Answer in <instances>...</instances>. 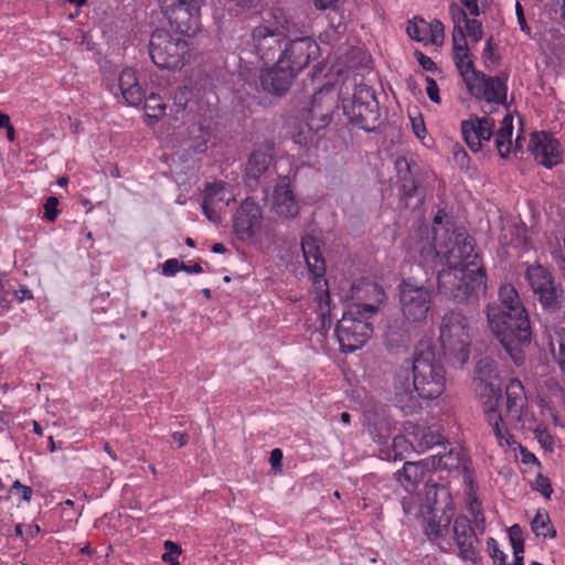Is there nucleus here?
Masks as SVG:
<instances>
[{
    "label": "nucleus",
    "instance_id": "nucleus-1",
    "mask_svg": "<svg viewBox=\"0 0 565 565\" xmlns=\"http://www.w3.org/2000/svg\"><path fill=\"white\" fill-rule=\"evenodd\" d=\"M446 213L438 210L434 216L433 238L428 228L418 230L419 239L414 249L419 254V264L437 273L438 292L456 302L478 297L484 291L487 275L479 254L475 250V239L465 230L450 231L444 225Z\"/></svg>",
    "mask_w": 565,
    "mask_h": 565
},
{
    "label": "nucleus",
    "instance_id": "nucleus-2",
    "mask_svg": "<svg viewBox=\"0 0 565 565\" xmlns=\"http://www.w3.org/2000/svg\"><path fill=\"white\" fill-rule=\"evenodd\" d=\"M352 299L335 328V335L342 352L350 353L362 348L373 333L371 318L385 301L384 289L376 282L362 281L353 285Z\"/></svg>",
    "mask_w": 565,
    "mask_h": 565
},
{
    "label": "nucleus",
    "instance_id": "nucleus-3",
    "mask_svg": "<svg viewBox=\"0 0 565 565\" xmlns=\"http://www.w3.org/2000/svg\"><path fill=\"white\" fill-rule=\"evenodd\" d=\"M404 364L411 366L413 386L420 398L435 399L445 392L446 371L433 345L422 342L412 362Z\"/></svg>",
    "mask_w": 565,
    "mask_h": 565
},
{
    "label": "nucleus",
    "instance_id": "nucleus-4",
    "mask_svg": "<svg viewBox=\"0 0 565 565\" xmlns=\"http://www.w3.org/2000/svg\"><path fill=\"white\" fill-rule=\"evenodd\" d=\"M243 79V89L250 99V103L262 107H269L271 100L267 95L281 97L290 88L294 78L297 76L289 67L282 63H277L270 67L262 70L258 74L241 73Z\"/></svg>",
    "mask_w": 565,
    "mask_h": 565
},
{
    "label": "nucleus",
    "instance_id": "nucleus-5",
    "mask_svg": "<svg viewBox=\"0 0 565 565\" xmlns=\"http://www.w3.org/2000/svg\"><path fill=\"white\" fill-rule=\"evenodd\" d=\"M439 339L445 354L452 356L460 365L467 363L472 327L466 316L457 311L446 313L441 320Z\"/></svg>",
    "mask_w": 565,
    "mask_h": 565
},
{
    "label": "nucleus",
    "instance_id": "nucleus-6",
    "mask_svg": "<svg viewBox=\"0 0 565 565\" xmlns=\"http://www.w3.org/2000/svg\"><path fill=\"white\" fill-rule=\"evenodd\" d=\"M189 44L163 29L156 30L150 38L149 53L152 62L162 70H180L189 57Z\"/></svg>",
    "mask_w": 565,
    "mask_h": 565
},
{
    "label": "nucleus",
    "instance_id": "nucleus-7",
    "mask_svg": "<svg viewBox=\"0 0 565 565\" xmlns=\"http://www.w3.org/2000/svg\"><path fill=\"white\" fill-rule=\"evenodd\" d=\"M487 318L489 327L495 338L501 342L504 349L512 354L520 347L529 344L532 339V328L530 317L527 316V327H524L525 337H519V321L514 311H501L497 303H490L487 308Z\"/></svg>",
    "mask_w": 565,
    "mask_h": 565
},
{
    "label": "nucleus",
    "instance_id": "nucleus-8",
    "mask_svg": "<svg viewBox=\"0 0 565 565\" xmlns=\"http://www.w3.org/2000/svg\"><path fill=\"white\" fill-rule=\"evenodd\" d=\"M341 103L343 114L354 128L364 131H373L376 128L380 117L379 103L370 87H356L352 98H343Z\"/></svg>",
    "mask_w": 565,
    "mask_h": 565
},
{
    "label": "nucleus",
    "instance_id": "nucleus-9",
    "mask_svg": "<svg viewBox=\"0 0 565 565\" xmlns=\"http://www.w3.org/2000/svg\"><path fill=\"white\" fill-rule=\"evenodd\" d=\"M163 15L183 35H194L201 28L199 0H159Z\"/></svg>",
    "mask_w": 565,
    "mask_h": 565
},
{
    "label": "nucleus",
    "instance_id": "nucleus-10",
    "mask_svg": "<svg viewBox=\"0 0 565 565\" xmlns=\"http://www.w3.org/2000/svg\"><path fill=\"white\" fill-rule=\"evenodd\" d=\"M301 249L308 269L312 276V284L316 291L315 299L322 310L324 305L329 306L330 294L328 282L324 279L326 262L320 250L319 241L311 234H307L301 238Z\"/></svg>",
    "mask_w": 565,
    "mask_h": 565
},
{
    "label": "nucleus",
    "instance_id": "nucleus-11",
    "mask_svg": "<svg viewBox=\"0 0 565 565\" xmlns=\"http://www.w3.org/2000/svg\"><path fill=\"white\" fill-rule=\"evenodd\" d=\"M292 33L288 19H285L280 28L262 24L252 31V45L260 60L271 62L280 54L281 43Z\"/></svg>",
    "mask_w": 565,
    "mask_h": 565
},
{
    "label": "nucleus",
    "instance_id": "nucleus-12",
    "mask_svg": "<svg viewBox=\"0 0 565 565\" xmlns=\"http://www.w3.org/2000/svg\"><path fill=\"white\" fill-rule=\"evenodd\" d=\"M399 303L407 322L420 323L426 320L431 307V291L409 280L399 285Z\"/></svg>",
    "mask_w": 565,
    "mask_h": 565
},
{
    "label": "nucleus",
    "instance_id": "nucleus-13",
    "mask_svg": "<svg viewBox=\"0 0 565 565\" xmlns=\"http://www.w3.org/2000/svg\"><path fill=\"white\" fill-rule=\"evenodd\" d=\"M526 280L537 297L541 306L546 310H555L559 307L562 289L554 281L548 269L542 265L529 266L525 274Z\"/></svg>",
    "mask_w": 565,
    "mask_h": 565
},
{
    "label": "nucleus",
    "instance_id": "nucleus-14",
    "mask_svg": "<svg viewBox=\"0 0 565 565\" xmlns=\"http://www.w3.org/2000/svg\"><path fill=\"white\" fill-rule=\"evenodd\" d=\"M319 54V44L312 38L300 36L286 43L285 49L278 55V62L297 75Z\"/></svg>",
    "mask_w": 565,
    "mask_h": 565
},
{
    "label": "nucleus",
    "instance_id": "nucleus-15",
    "mask_svg": "<svg viewBox=\"0 0 565 565\" xmlns=\"http://www.w3.org/2000/svg\"><path fill=\"white\" fill-rule=\"evenodd\" d=\"M415 392L411 381V366L402 364L394 374L391 401L405 416L414 415L422 409L419 396H416Z\"/></svg>",
    "mask_w": 565,
    "mask_h": 565
},
{
    "label": "nucleus",
    "instance_id": "nucleus-16",
    "mask_svg": "<svg viewBox=\"0 0 565 565\" xmlns=\"http://www.w3.org/2000/svg\"><path fill=\"white\" fill-rule=\"evenodd\" d=\"M503 403L507 422L516 429L525 428L529 419L527 397L520 380L512 379L507 384L505 395L499 399V406Z\"/></svg>",
    "mask_w": 565,
    "mask_h": 565
},
{
    "label": "nucleus",
    "instance_id": "nucleus-17",
    "mask_svg": "<svg viewBox=\"0 0 565 565\" xmlns=\"http://www.w3.org/2000/svg\"><path fill=\"white\" fill-rule=\"evenodd\" d=\"M451 521L450 509L430 507L424 522L425 535L444 553H450L454 550V544L448 539Z\"/></svg>",
    "mask_w": 565,
    "mask_h": 565
},
{
    "label": "nucleus",
    "instance_id": "nucleus-18",
    "mask_svg": "<svg viewBox=\"0 0 565 565\" xmlns=\"http://www.w3.org/2000/svg\"><path fill=\"white\" fill-rule=\"evenodd\" d=\"M452 544L458 557L463 562L477 564L480 561L479 539L476 529L466 515H458L452 523Z\"/></svg>",
    "mask_w": 565,
    "mask_h": 565
},
{
    "label": "nucleus",
    "instance_id": "nucleus-19",
    "mask_svg": "<svg viewBox=\"0 0 565 565\" xmlns=\"http://www.w3.org/2000/svg\"><path fill=\"white\" fill-rule=\"evenodd\" d=\"M468 92L480 100L489 104L502 105L507 102V78L488 76L478 72L477 76L466 83Z\"/></svg>",
    "mask_w": 565,
    "mask_h": 565
},
{
    "label": "nucleus",
    "instance_id": "nucleus-20",
    "mask_svg": "<svg viewBox=\"0 0 565 565\" xmlns=\"http://www.w3.org/2000/svg\"><path fill=\"white\" fill-rule=\"evenodd\" d=\"M430 458L427 457L420 461H406L402 468L396 472L397 480L402 487L409 493L416 491L420 483H425L427 495L431 490H437V484H430V473L434 468L430 467Z\"/></svg>",
    "mask_w": 565,
    "mask_h": 565
},
{
    "label": "nucleus",
    "instance_id": "nucleus-21",
    "mask_svg": "<svg viewBox=\"0 0 565 565\" xmlns=\"http://www.w3.org/2000/svg\"><path fill=\"white\" fill-rule=\"evenodd\" d=\"M337 99L331 89L317 92L311 98V107L307 118L308 128L316 132L326 128L332 119Z\"/></svg>",
    "mask_w": 565,
    "mask_h": 565
},
{
    "label": "nucleus",
    "instance_id": "nucleus-22",
    "mask_svg": "<svg viewBox=\"0 0 565 565\" xmlns=\"http://www.w3.org/2000/svg\"><path fill=\"white\" fill-rule=\"evenodd\" d=\"M262 210L250 199L242 202L233 218V228L239 239H249L260 228Z\"/></svg>",
    "mask_w": 565,
    "mask_h": 565
},
{
    "label": "nucleus",
    "instance_id": "nucleus-23",
    "mask_svg": "<svg viewBox=\"0 0 565 565\" xmlns=\"http://www.w3.org/2000/svg\"><path fill=\"white\" fill-rule=\"evenodd\" d=\"M234 200L235 195L226 188L224 182L207 183L202 200L203 214L210 221L218 222L222 210Z\"/></svg>",
    "mask_w": 565,
    "mask_h": 565
},
{
    "label": "nucleus",
    "instance_id": "nucleus-24",
    "mask_svg": "<svg viewBox=\"0 0 565 565\" xmlns=\"http://www.w3.org/2000/svg\"><path fill=\"white\" fill-rule=\"evenodd\" d=\"M452 60L465 84L477 76V71L470 54L466 33L461 25L452 29Z\"/></svg>",
    "mask_w": 565,
    "mask_h": 565
},
{
    "label": "nucleus",
    "instance_id": "nucleus-25",
    "mask_svg": "<svg viewBox=\"0 0 565 565\" xmlns=\"http://www.w3.org/2000/svg\"><path fill=\"white\" fill-rule=\"evenodd\" d=\"M110 92L128 106H138L145 98V89L139 84L136 72L126 67L118 76V83L110 86Z\"/></svg>",
    "mask_w": 565,
    "mask_h": 565
},
{
    "label": "nucleus",
    "instance_id": "nucleus-26",
    "mask_svg": "<svg viewBox=\"0 0 565 565\" xmlns=\"http://www.w3.org/2000/svg\"><path fill=\"white\" fill-rule=\"evenodd\" d=\"M475 380L479 381L482 395H488L487 399L497 401L498 397L502 398L501 382L495 363L489 358L480 359L476 365Z\"/></svg>",
    "mask_w": 565,
    "mask_h": 565
},
{
    "label": "nucleus",
    "instance_id": "nucleus-27",
    "mask_svg": "<svg viewBox=\"0 0 565 565\" xmlns=\"http://www.w3.org/2000/svg\"><path fill=\"white\" fill-rule=\"evenodd\" d=\"M396 183L401 193V200L406 207L409 206V200L417 196V204H422L424 195L418 194V186L414 179L413 168L411 161L405 157H398L395 162Z\"/></svg>",
    "mask_w": 565,
    "mask_h": 565
},
{
    "label": "nucleus",
    "instance_id": "nucleus-28",
    "mask_svg": "<svg viewBox=\"0 0 565 565\" xmlns=\"http://www.w3.org/2000/svg\"><path fill=\"white\" fill-rule=\"evenodd\" d=\"M273 211L282 218H294L299 214V204L290 188L288 178H281L273 193Z\"/></svg>",
    "mask_w": 565,
    "mask_h": 565
},
{
    "label": "nucleus",
    "instance_id": "nucleus-29",
    "mask_svg": "<svg viewBox=\"0 0 565 565\" xmlns=\"http://www.w3.org/2000/svg\"><path fill=\"white\" fill-rule=\"evenodd\" d=\"M499 301L500 305L497 306L500 307L501 311H514V316L516 315V320L519 321L518 335L525 337L527 333L523 326L527 327V311L513 285L505 284L500 287Z\"/></svg>",
    "mask_w": 565,
    "mask_h": 565
},
{
    "label": "nucleus",
    "instance_id": "nucleus-30",
    "mask_svg": "<svg viewBox=\"0 0 565 565\" xmlns=\"http://www.w3.org/2000/svg\"><path fill=\"white\" fill-rule=\"evenodd\" d=\"M499 399L491 401L486 399L484 405V415L488 425L491 427L492 433L497 439V443L500 447H511L515 444L513 435L509 431L503 422V414L499 411Z\"/></svg>",
    "mask_w": 565,
    "mask_h": 565
},
{
    "label": "nucleus",
    "instance_id": "nucleus-31",
    "mask_svg": "<svg viewBox=\"0 0 565 565\" xmlns=\"http://www.w3.org/2000/svg\"><path fill=\"white\" fill-rule=\"evenodd\" d=\"M494 129V120L490 117L470 115L461 121V135L463 141H490Z\"/></svg>",
    "mask_w": 565,
    "mask_h": 565
},
{
    "label": "nucleus",
    "instance_id": "nucleus-32",
    "mask_svg": "<svg viewBox=\"0 0 565 565\" xmlns=\"http://www.w3.org/2000/svg\"><path fill=\"white\" fill-rule=\"evenodd\" d=\"M409 322L394 320L387 326L384 343L387 351L397 354L408 349L411 342Z\"/></svg>",
    "mask_w": 565,
    "mask_h": 565
},
{
    "label": "nucleus",
    "instance_id": "nucleus-33",
    "mask_svg": "<svg viewBox=\"0 0 565 565\" xmlns=\"http://www.w3.org/2000/svg\"><path fill=\"white\" fill-rule=\"evenodd\" d=\"M529 151L535 161L545 168H553L563 159L561 143H529Z\"/></svg>",
    "mask_w": 565,
    "mask_h": 565
},
{
    "label": "nucleus",
    "instance_id": "nucleus-34",
    "mask_svg": "<svg viewBox=\"0 0 565 565\" xmlns=\"http://www.w3.org/2000/svg\"><path fill=\"white\" fill-rule=\"evenodd\" d=\"M273 161V147L270 143H266L264 149H258L248 158L246 164V178L257 181L259 177L267 171Z\"/></svg>",
    "mask_w": 565,
    "mask_h": 565
},
{
    "label": "nucleus",
    "instance_id": "nucleus-35",
    "mask_svg": "<svg viewBox=\"0 0 565 565\" xmlns=\"http://www.w3.org/2000/svg\"><path fill=\"white\" fill-rule=\"evenodd\" d=\"M466 507L472 515L476 529L482 533L484 531L486 519L482 502L478 497V486L471 478H468L466 481Z\"/></svg>",
    "mask_w": 565,
    "mask_h": 565
},
{
    "label": "nucleus",
    "instance_id": "nucleus-36",
    "mask_svg": "<svg viewBox=\"0 0 565 565\" xmlns=\"http://www.w3.org/2000/svg\"><path fill=\"white\" fill-rule=\"evenodd\" d=\"M500 241L504 245L527 250L530 245L527 227L522 222L508 224L502 227Z\"/></svg>",
    "mask_w": 565,
    "mask_h": 565
},
{
    "label": "nucleus",
    "instance_id": "nucleus-37",
    "mask_svg": "<svg viewBox=\"0 0 565 565\" xmlns=\"http://www.w3.org/2000/svg\"><path fill=\"white\" fill-rule=\"evenodd\" d=\"M452 21L454 25H461V22L465 23L466 36H470L471 40L477 43L483 38V28L482 23L477 19H469L466 11L457 8L456 11H452Z\"/></svg>",
    "mask_w": 565,
    "mask_h": 565
},
{
    "label": "nucleus",
    "instance_id": "nucleus-38",
    "mask_svg": "<svg viewBox=\"0 0 565 565\" xmlns=\"http://www.w3.org/2000/svg\"><path fill=\"white\" fill-rule=\"evenodd\" d=\"M429 458L431 461L430 467H433L434 470H452L458 469L460 467L462 461V452L461 450L450 449L449 451L445 452L439 451L436 455L430 456Z\"/></svg>",
    "mask_w": 565,
    "mask_h": 565
},
{
    "label": "nucleus",
    "instance_id": "nucleus-39",
    "mask_svg": "<svg viewBox=\"0 0 565 565\" xmlns=\"http://www.w3.org/2000/svg\"><path fill=\"white\" fill-rule=\"evenodd\" d=\"M145 117L148 125H153L163 118L166 115L167 105L163 103L161 96L150 94L143 98Z\"/></svg>",
    "mask_w": 565,
    "mask_h": 565
},
{
    "label": "nucleus",
    "instance_id": "nucleus-40",
    "mask_svg": "<svg viewBox=\"0 0 565 565\" xmlns=\"http://www.w3.org/2000/svg\"><path fill=\"white\" fill-rule=\"evenodd\" d=\"M441 443V436L431 430L430 428L423 427L418 428L414 434V441H412V446L417 452H425L426 450L433 448L436 445Z\"/></svg>",
    "mask_w": 565,
    "mask_h": 565
},
{
    "label": "nucleus",
    "instance_id": "nucleus-41",
    "mask_svg": "<svg viewBox=\"0 0 565 565\" xmlns=\"http://www.w3.org/2000/svg\"><path fill=\"white\" fill-rule=\"evenodd\" d=\"M532 531L536 536H543L544 539H553L556 536V531L551 524L548 513L544 510H539L531 522Z\"/></svg>",
    "mask_w": 565,
    "mask_h": 565
},
{
    "label": "nucleus",
    "instance_id": "nucleus-42",
    "mask_svg": "<svg viewBox=\"0 0 565 565\" xmlns=\"http://www.w3.org/2000/svg\"><path fill=\"white\" fill-rule=\"evenodd\" d=\"M428 24L429 22L420 17H415L408 21L406 32L411 39L428 45Z\"/></svg>",
    "mask_w": 565,
    "mask_h": 565
},
{
    "label": "nucleus",
    "instance_id": "nucleus-43",
    "mask_svg": "<svg viewBox=\"0 0 565 565\" xmlns=\"http://www.w3.org/2000/svg\"><path fill=\"white\" fill-rule=\"evenodd\" d=\"M550 348L554 360L565 372V333L556 332L550 340Z\"/></svg>",
    "mask_w": 565,
    "mask_h": 565
},
{
    "label": "nucleus",
    "instance_id": "nucleus-44",
    "mask_svg": "<svg viewBox=\"0 0 565 565\" xmlns=\"http://www.w3.org/2000/svg\"><path fill=\"white\" fill-rule=\"evenodd\" d=\"M445 40V25L438 19H433L428 24V44L443 45Z\"/></svg>",
    "mask_w": 565,
    "mask_h": 565
},
{
    "label": "nucleus",
    "instance_id": "nucleus-45",
    "mask_svg": "<svg viewBox=\"0 0 565 565\" xmlns=\"http://www.w3.org/2000/svg\"><path fill=\"white\" fill-rule=\"evenodd\" d=\"M164 553L161 558L169 565H180L179 557L182 553V548L179 544L168 540L163 544Z\"/></svg>",
    "mask_w": 565,
    "mask_h": 565
},
{
    "label": "nucleus",
    "instance_id": "nucleus-46",
    "mask_svg": "<svg viewBox=\"0 0 565 565\" xmlns=\"http://www.w3.org/2000/svg\"><path fill=\"white\" fill-rule=\"evenodd\" d=\"M487 547L489 556L492 558L495 565H509L507 564V554L500 550L499 544L494 537L487 539Z\"/></svg>",
    "mask_w": 565,
    "mask_h": 565
},
{
    "label": "nucleus",
    "instance_id": "nucleus-47",
    "mask_svg": "<svg viewBox=\"0 0 565 565\" xmlns=\"http://www.w3.org/2000/svg\"><path fill=\"white\" fill-rule=\"evenodd\" d=\"M532 489L540 492L546 499H550L553 493L550 478L541 472L536 475L534 481L532 482Z\"/></svg>",
    "mask_w": 565,
    "mask_h": 565
},
{
    "label": "nucleus",
    "instance_id": "nucleus-48",
    "mask_svg": "<svg viewBox=\"0 0 565 565\" xmlns=\"http://www.w3.org/2000/svg\"><path fill=\"white\" fill-rule=\"evenodd\" d=\"M513 132V117L512 115H505L501 121V127L498 130V135L494 141H512L511 136Z\"/></svg>",
    "mask_w": 565,
    "mask_h": 565
},
{
    "label": "nucleus",
    "instance_id": "nucleus-49",
    "mask_svg": "<svg viewBox=\"0 0 565 565\" xmlns=\"http://www.w3.org/2000/svg\"><path fill=\"white\" fill-rule=\"evenodd\" d=\"M44 218L54 222L60 215L58 199L56 196H49L43 205Z\"/></svg>",
    "mask_w": 565,
    "mask_h": 565
},
{
    "label": "nucleus",
    "instance_id": "nucleus-50",
    "mask_svg": "<svg viewBox=\"0 0 565 565\" xmlns=\"http://www.w3.org/2000/svg\"><path fill=\"white\" fill-rule=\"evenodd\" d=\"M10 492L20 497L21 500L29 502L32 498L33 490L31 487L24 486L19 480H15L10 488Z\"/></svg>",
    "mask_w": 565,
    "mask_h": 565
},
{
    "label": "nucleus",
    "instance_id": "nucleus-51",
    "mask_svg": "<svg viewBox=\"0 0 565 565\" xmlns=\"http://www.w3.org/2000/svg\"><path fill=\"white\" fill-rule=\"evenodd\" d=\"M182 269V262L177 258L167 259L162 264V275L167 277L174 276L178 271Z\"/></svg>",
    "mask_w": 565,
    "mask_h": 565
},
{
    "label": "nucleus",
    "instance_id": "nucleus-52",
    "mask_svg": "<svg viewBox=\"0 0 565 565\" xmlns=\"http://www.w3.org/2000/svg\"><path fill=\"white\" fill-rule=\"evenodd\" d=\"M454 159L460 169L469 168L470 158L467 151L462 147H459V143H456V148L454 150Z\"/></svg>",
    "mask_w": 565,
    "mask_h": 565
},
{
    "label": "nucleus",
    "instance_id": "nucleus-53",
    "mask_svg": "<svg viewBox=\"0 0 565 565\" xmlns=\"http://www.w3.org/2000/svg\"><path fill=\"white\" fill-rule=\"evenodd\" d=\"M498 151L502 158H507L511 152L519 153L523 149V143H495Z\"/></svg>",
    "mask_w": 565,
    "mask_h": 565
},
{
    "label": "nucleus",
    "instance_id": "nucleus-54",
    "mask_svg": "<svg viewBox=\"0 0 565 565\" xmlns=\"http://www.w3.org/2000/svg\"><path fill=\"white\" fill-rule=\"evenodd\" d=\"M415 56L419 65L425 71L435 72L437 70L436 63L429 56L425 55L423 52L416 51Z\"/></svg>",
    "mask_w": 565,
    "mask_h": 565
},
{
    "label": "nucleus",
    "instance_id": "nucleus-55",
    "mask_svg": "<svg viewBox=\"0 0 565 565\" xmlns=\"http://www.w3.org/2000/svg\"><path fill=\"white\" fill-rule=\"evenodd\" d=\"M515 14H516L518 23H519L521 31L524 32L525 34L530 35L531 28L529 26V24L525 20L524 10L520 2H516V4H515Z\"/></svg>",
    "mask_w": 565,
    "mask_h": 565
},
{
    "label": "nucleus",
    "instance_id": "nucleus-56",
    "mask_svg": "<svg viewBox=\"0 0 565 565\" xmlns=\"http://www.w3.org/2000/svg\"><path fill=\"white\" fill-rule=\"evenodd\" d=\"M426 83H427L426 93H427L429 99L434 103H439L440 102L439 87H438L436 81L430 77H427Z\"/></svg>",
    "mask_w": 565,
    "mask_h": 565
},
{
    "label": "nucleus",
    "instance_id": "nucleus-57",
    "mask_svg": "<svg viewBox=\"0 0 565 565\" xmlns=\"http://www.w3.org/2000/svg\"><path fill=\"white\" fill-rule=\"evenodd\" d=\"M282 457H284V454L280 448H275L270 451L269 462L275 471H277V470L281 471Z\"/></svg>",
    "mask_w": 565,
    "mask_h": 565
},
{
    "label": "nucleus",
    "instance_id": "nucleus-58",
    "mask_svg": "<svg viewBox=\"0 0 565 565\" xmlns=\"http://www.w3.org/2000/svg\"><path fill=\"white\" fill-rule=\"evenodd\" d=\"M521 460L524 465L533 463V465L541 467V462L537 459V457L533 452H531L530 450H527L525 447H522V446H521Z\"/></svg>",
    "mask_w": 565,
    "mask_h": 565
},
{
    "label": "nucleus",
    "instance_id": "nucleus-59",
    "mask_svg": "<svg viewBox=\"0 0 565 565\" xmlns=\"http://www.w3.org/2000/svg\"><path fill=\"white\" fill-rule=\"evenodd\" d=\"M413 130L415 136L423 140L426 137V127L422 118L412 120Z\"/></svg>",
    "mask_w": 565,
    "mask_h": 565
},
{
    "label": "nucleus",
    "instance_id": "nucleus-60",
    "mask_svg": "<svg viewBox=\"0 0 565 565\" xmlns=\"http://www.w3.org/2000/svg\"><path fill=\"white\" fill-rule=\"evenodd\" d=\"M14 297L19 302H22L26 299H32L33 295L26 286L21 285L19 289L14 290Z\"/></svg>",
    "mask_w": 565,
    "mask_h": 565
},
{
    "label": "nucleus",
    "instance_id": "nucleus-61",
    "mask_svg": "<svg viewBox=\"0 0 565 565\" xmlns=\"http://www.w3.org/2000/svg\"><path fill=\"white\" fill-rule=\"evenodd\" d=\"M460 2L471 15L478 17L480 14L478 0H460Z\"/></svg>",
    "mask_w": 565,
    "mask_h": 565
},
{
    "label": "nucleus",
    "instance_id": "nucleus-62",
    "mask_svg": "<svg viewBox=\"0 0 565 565\" xmlns=\"http://www.w3.org/2000/svg\"><path fill=\"white\" fill-rule=\"evenodd\" d=\"M511 542V545H512V548H513V556L516 557V556H523V552H524V541H523V537L521 539H516L514 541V539H512Z\"/></svg>",
    "mask_w": 565,
    "mask_h": 565
},
{
    "label": "nucleus",
    "instance_id": "nucleus-63",
    "mask_svg": "<svg viewBox=\"0 0 565 565\" xmlns=\"http://www.w3.org/2000/svg\"><path fill=\"white\" fill-rule=\"evenodd\" d=\"M183 271L188 273V274H201L203 273V268L202 266L199 264V263H195L193 265H186L184 263H182V269Z\"/></svg>",
    "mask_w": 565,
    "mask_h": 565
},
{
    "label": "nucleus",
    "instance_id": "nucleus-64",
    "mask_svg": "<svg viewBox=\"0 0 565 565\" xmlns=\"http://www.w3.org/2000/svg\"><path fill=\"white\" fill-rule=\"evenodd\" d=\"M172 439L179 445V447H182L188 443V435L182 431H174L172 434Z\"/></svg>",
    "mask_w": 565,
    "mask_h": 565
}]
</instances>
